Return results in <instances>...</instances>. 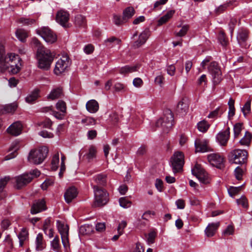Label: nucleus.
Returning <instances> with one entry per match:
<instances>
[{"label": "nucleus", "mask_w": 252, "mask_h": 252, "mask_svg": "<svg viewBox=\"0 0 252 252\" xmlns=\"http://www.w3.org/2000/svg\"><path fill=\"white\" fill-rule=\"evenodd\" d=\"M249 32L246 30H240L237 35V39L239 41H245L248 38Z\"/></svg>", "instance_id": "nucleus-40"}, {"label": "nucleus", "mask_w": 252, "mask_h": 252, "mask_svg": "<svg viewBox=\"0 0 252 252\" xmlns=\"http://www.w3.org/2000/svg\"><path fill=\"white\" fill-rule=\"evenodd\" d=\"M85 17L82 15H77L75 17L74 23L76 26L84 27L86 25Z\"/></svg>", "instance_id": "nucleus-32"}, {"label": "nucleus", "mask_w": 252, "mask_h": 252, "mask_svg": "<svg viewBox=\"0 0 252 252\" xmlns=\"http://www.w3.org/2000/svg\"><path fill=\"white\" fill-rule=\"evenodd\" d=\"M173 114L170 110H167L164 116L157 121L156 126L161 127L163 132L167 133L173 126Z\"/></svg>", "instance_id": "nucleus-6"}, {"label": "nucleus", "mask_w": 252, "mask_h": 252, "mask_svg": "<svg viewBox=\"0 0 252 252\" xmlns=\"http://www.w3.org/2000/svg\"><path fill=\"white\" fill-rule=\"evenodd\" d=\"M126 225L127 223L125 220H123L119 223L117 228V231L120 235H122L124 233V229L126 228Z\"/></svg>", "instance_id": "nucleus-58"}, {"label": "nucleus", "mask_w": 252, "mask_h": 252, "mask_svg": "<svg viewBox=\"0 0 252 252\" xmlns=\"http://www.w3.org/2000/svg\"><path fill=\"white\" fill-rule=\"evenodd\" d=\"M235 101L232 98H230L228 102L229 106V112L228 117L229 118L232 117L235 115V109L234 107Z\"/></svg>", "instance_id": "nucleus-37"}, {"label": "nucleus", "mask_w": 252, "mask_h": 252, "mask_svg": "<svg viewBox=\"0 0 252 252\" xmlns=\"http://www.w3.org/2000/svg\"><path fill=\"white\" fill-rule=\"evenodd\" d=\"M48 153V149L46 146L32 150L29 154L28 160L31 163L40 164L47 157Z\"/></svg>", "instance_id": "nucleus-3"}, {"label": "nucleus", "mask_w": 252, "mask_h": 252, "mask_svg": "<svg viewBox=\"0 0 252 252\" xmlns=\"http://www.w3.org/2000/svg\"><path fill=\"white\" fill-rule=\"evenodd\" d=\"M104 43L106 46H110L113 43L119 45L121 43V40L115 36H111L105 39Z\"/></svg>", "instance_id": "nucleus-42"}, {"label": "nucleus", "mask_w": 252, "mask_h": 252, "mask_svg": "<svg viewBox=\"0 0 252 252\" xmlns=\"http://www.w3.org/2000/svg\"><path fill=\"white\" fill-rule=\"evenodd\" d=\"M209 126L210 125L205 120L199 122L197 124L198 129L202 132H206Z\"/></svg>", "instance_id": "nucleus-44"}, {"label": "nucleus", "mask_w": 252, "mask_h": 252, "mask_svg": "<svg viewBox=\"0 0 252 252\" xmlns=\"http://www.w3.org/2000/svg\"><path fill=\"white\" fill-rule=\"evenodd\" d=\"M57 228L61 235L62 242L65 250H67L69 248V226L67 224L57 220Z\"/></svg>", "instance_id": "nucleus-9"}, {"label": "nucleus", "mask_w": 252, "mask_h": 252, "mask_svg": "<svg viewBox=\"0 0 252 252\" xmlns=\"http://www.w3.org/2000/svg\"><path fill=\"white\" fill-rule=\"evenodd\" d=\"M150 31L148 30H145L143 31L139 35L138 38L133 43L134 48H138L144 44L150 36Z\"/></svg>", "instance_id": "nucleus-18"}, {"label": "nucleus", "mask_w": 252, "mask_h": 252, "mask_svg": "<svg viewBox=\"0 0 252 252\" xmlns=\"http://www.w3.org/2000/svg\"><path fill=\"white\" fill-rule=\"evenodd\" d=\"M171 165L174 173L179 172L184 164V155L181 152L174 153L171 160Z\"/></svg>", "instance_id": "nucleus-11"}, {"label": "nucleus", "mask_w": 252, "mask_h": 252, "mask_svg": "<svg viewBox=\"0 0 252 252\" xmlns=\"http://www.w3.org/2000/svg\"><path fill=\"white\" fill-rule=\"evenodd\" d=\"M40 172L37 169H34L29 173H24L15 178L16 188L20 189L30 183L34 178L39 176Z\"/></svg>", "instance_id": "nucleus-5"}, {"label": "nucleus", "mask_w": 252, "mask_h": 252, "mask_svg": "<svg viewBox=\"0 0 252 252\" xmlns=\"http://www.w3.org/2000/svg\"><path fill=\"white\" fill-rule=\"evenodd\" d=\"M219 225V223H212L209 224L205 230L206 236L208 237L214 236Z\"/></svg>", "instance_id": "nucleus-24"}, {"label": "nucleus", "mask_w": 252, "mask_h": 252, "mask_svg": "<svg viewBox=\"0 0 252 252\" xmlns=\"http://www.w3.org/2000/svg\"><path fill=\"white\" fill-rule=\"evenodd\" d=\"M216 138L220 146H226L230 138V128L228 127L224 131L220 132Z\"/></svg>", "instance_id": "nucleus-15"}, {"label": "nucleus", "mask_w": 252, "mask_h": 252, "mask_svg": "<svg viewBox=\"0 0 252 252\" xmlns=\"http://www.w3.org/2000/svg\"><path fill=\"white\" fill-rule=\"evenodd\" d=\"M248 152L246 150L237 149L229 153L228 158L232 163L242 164L246 162Z\"/></svg>", "instance_id": "nucleus-8"}, {"label": "nucleus", "mask_w": 252, "mask_h": 252, "mask_svg": "<svg viewBox=\"0 0 252 252\" xmlns=\"http://www.w3.org/2000/svg\"><path fill=\"white\" fill-rule=\"evenodd\" d=\"M126 19H124L123 17H121V16L117 15H113V23L117 25L120 26L122 25Z\"/></svg>", "instance_id": "nucleus-53"}, {"label": "nucleus", "mask_w": 252, "mask_h": 252, "mask_svg": "<svg viewBox=\"0 0 252 252\" xmlns=\"http://www.w3.org/2000/svg\"><path fill=\"white\" fill-rule=\"evenodd\" d=\"M139 68V66L137 64L132 66L126 65L120 68L119 73L121 74L126 75L128 73L137 71Z\"/></svg>", "instance_id": "nucleus-25"}, {"label": "nucleus", "mask_w": 252, "mask_h": 252, "mask_svg": "<svg viewBox=\"0 0 252 252\" xmlns=\"http://www.w3.org/2000/svg\"><path fill=\"white\" fill-rule=\"evenodd\" d=\"M242 187V186H239L238 187H230L228 189L229 195L231 196L235 195L241 190Z\"/></svg>", "instance_id": "nucleus-55"}, {"label": "nucleus", "mask_w": 252, "mask_h": 252, "mask_svg": "<svg viewBox=\"0 0 252 252\" xmlns=\"http://www.w3.org/2000/svg\"><path fill=\"white\" fill-rule=\"evenodd\" d=\"M22 125L20 122H16L12 124L7 129L8 133L14 136L19 135L22 130Z\"/></svg>", "instance_id": "nucleus-21"}, {"label": "nucleus", "mask_w": 252, "mask_h": 252, "mask_svg": "<svg viewBox=\"0 0 252 252\" xmlns=\"http://www.w3.org/2000/svg\"><path fill=\"white\" fill-rule=\"evenodd\" d=\"M18 149V143H12L11 147L10 148V151H12L11 155H7L5 157V160H9L11 158H14L16 156L15 152Z\"/></svg>", "instance_id": "nucleus-46"}, {"label": "nucleus", "mask_w": 252, "mask_h": 252, "mask_svg": "<svg viewBox=\"0 0 252 252\" xmlns=\"http://www.w3.org/2000/svg\"><path fill=\"white\" fill-rule=\"evenodd\" d=\"M59 163V153L56 154L52 158L51 161V169L52 170L55 171L58 168V164Z\"/></svg>", "instance_id": "nucleus-43"}, {"label": "nucleus", "mask_w": 252, "mask_h": 252, "mask_svg": "<svg viewBox=\"0 0 252 252\" xmlns=\"http://www.w3.org/2000/svg\"><path fill=\"white\" fill-rule=\"evenodd\" d=\"M106 175L103 174H97L93 177L95 185L104 186L106 184Z\"/></svg>", "instance_id": "nucleus-27"}, {"label": "nucleus", "mask_w": 252, "mask_h": 252, "mask_svg": "<svg viewBox=\"0 0 252 252\" xmlns=\"http://www.w3.org/2000/svg\"><path fill=\"white\" fill-rule=\"evenodd\" d=\"M0 65H3L5 68L10 69L13 74L18 73L22 67V60L19 56L15 53H9L6 55L2 56Z\"/></svg>", "instance_id": "nucleus-1"}, {"label": "nucleus", "mask_w": 252, "mask_h": 252, "mask_svg": "<svg viewBox=\"0 0 252 252\" xmlns=\"http://www.w3.org/2000/svg\"><path fill=\"white\" fill-rule=\"evenodd\" d=\"M96 153V147L94 145L90 146L88 150V153L86 155L87 158L89 160L92 159L95 157Z\"/></svg>", "instance_id": "nucleus-36"}, {"label": "nucleus", "mask_w": 252, "mask_h": 252, "mask_svg": "<svg viewBox=\"0 0 252 252\" xmlns=\"http://www.w3.org/2000/svg\"><path fill=\"white\" fill-rule=\"evenodd\" d=\"M56 108L60 110V112L66 113V106L65 103L62 101L59 100L56 104Z\"/></svg>", "instance_id": "nucleus-50"}, {"label": "nucleus", "mask_w": 252, "mask_h": 252, "mask_svg": "<svg viewBox=\"0 0 252 252\" xmlns=\"http://www.w3.org/2000/svg\"><path fill=\"white\" fill-rule=\"evenodd\" d=\"M81 123L86 126H94L96 124V120L91 117H87L81 120Z\"/></svg>", "instance_id": "nucleus-41"}, {"label": "nucleus", "mask_w": 252, "mask_h": 252, "mask_svg": "<svg viewBox=\"0 0 252 252\" xmlns=\"http://www.w3.org/2000/svg\"><path fill=\"white\" fill-rule=\"evenodd\" d=\"M218 39L219 42L223 46H226L227 44V40L225 38L224 33L222 32H220L219 34Z\"/></svg>", "instance_id": "nucleus-54"}, {"label": "nucleus", "mask_w": 252, "mask_h": 252, "mask_svg": "<svg viewBox=\"0 0 252 252\" xmlns=\"http://www.w3.org/2000/svg\"><path fill=\"white\" fill-rule=\"evenodd\" d=\"M36 33L48 43H53L56 41L57 39L56 34L48 27H43L36 30Z\"/></svg>", "instance_id": "nucleus-12"}, {"label": "nucleus", "mask_w": 252, "mask_h": 252, "mask_svg": "<svg viewBox=\"0 0 252 252\" xmlns=\"http://www.w3.org/2000/svg\"><path fill=\"white\" fill-rule=\"evenodd\" d=\"M63 94L62 89L57 88L53 89L48 95V98L51 100H54L61 97Z\"/></svg>", "instance_id": "nucleus-29"}, {"label": "nucleus", "mask_w": 252, "mask_h": 252, "mask_svg": "<svg viewBox=\"0 0 252 252\" xmlns=\"http://www.w3.org/2000/svg\"><path fill=\"white\" fill-rule=\"evenodd\" d=\"M252 135L249 131H246L245 136L240 140L239 143L243 146H249L251 143Z\"/></svg>", "instance_id": "nucleus-33"}, {"label": "nucleus", "mask_w": 252, "mask_h": 252, "mask_svg": "<svg viewBox=\"0 0 252 252\" xmlns=\"http://www.w3.org/2000/svg\"><path fill=\"white\" fill-rule=\"evenodd\" d=\"M192 173L201 183L205 184L209 183L208 174L200 165L196 164L194 167L192 169Z\"/></svg>", "instance_id": "nucleus-13"}, {"label": "nucleus", "mask_w": 252, "mask_h": 252, "mask_svg": "<svg viewBox=\"0 0 252 252\" xmlns=\"http://www.w3.org/2000/svg\"><path fill=\"white\" fill-rule=\"evenodd\" d=\"M237 202L245 208H247L248 207V200L245 196H242L240 199H237Z\"/></svg>", "instance_id": "nucleus-57"}, {"label": "nucleus", "mask_w": 252, "mask_h": 252, "mask_svg": "<svg viewBox=\"0 0 252 252\" xmlns=\"http://www.w3.org/2000/svg\"><path fill=\"white\" fill-rule=\"evenodd\" d=\"M91 186L94 189V206L101 207L106 205L109 201V195L106 190L97 185H93V183Z\"/></svg>", "instance_id": "nucleus-4"}, {"label": "nucleus", "mask_w": 252, "mask_h": 252, "mask_svg": "<svg viewBox=\"0 0 252 252\" xmlns=\"http://www.w3.org/2000/svg\"><path fill=\"white\" fill-rule=\"evenodd\" d=\"M52 125V122L48 118L45 119L43 121L39 124V126L44 127L50 128Z\"/></svg>", "instance_id": "nucleus-59"}, {"label": "nucleus", "mask_w": 252, "mask_h": 252, "mask_svg": "<svg viewBox=\"0 0 252 252\" xmlns=\"http://www.w3.org/2000/svg\"><path fill=\"white\" fill-rule=\"evenodd\" d=\"M243 171L239 167H237L234 170V175L238 180H240L242 178Z\"/></svg>", "instance_id": "nucleus-60"}, {"label": "nucleus", "mask_w": 252, "mask_h": 252, "mask_svg": "<svg viewBox=\"0 0 252 252\" xmlns=\"http://www.w3.org/2000/svg\"><path fill=\"white\" fill-rule=\"evenodd\" d=\"M86 109L90 113H96L99 109L98 103L94 99L88 101L86 105Z\"/></svg>", "instance_id": "nucleus-22"}, {"label": "nucleus", "mask_w": 252, "mask_h": 252, "mask_svg": "<svg viewBox=\"0 0 252 252\" xmlns=\"http://www.w3.org/2000/svg\"><path fill=\"white\" fill-rule=\"evenodd\" d=\"M208 161L213 166L218 168L224 167V159L223 157L219 154H211L207 156Z\"/></svg>", "instance_id": "nucleus-14"}, {"label": "nucleus", "mask_w": 252, "mask_h": 252, "mask_svg": "<svg viewBox=\"0 0 252 252\" xmlns=\"http://www.w3.org/2000/svg\"><path fill=\"white\" fill-rule=\"evenodd\" d=\"M64 113L63 112H58L55 110L52 111L51 114L53 115L56 118L59 119V120H62L64 118V117L65 116Z\"/></svg>", "instance_id": "nucleus-62"}, {"label": "nucleus", "mask_w": 252, "mask_h": 252, "mask_svg": "<svg viewBox=\"0 0 252 252\" xmlns=\"http://www.w3.org/2000/svg\"><path fill=\"white\" fill-rule=\"evenodd\" d=\"M19 240V246L23 247L25 242L29 240V233L26 228H22L21 231L18 235Z\"/></svg>", "instance_id": "nucleus-26"}, {"label": "nucleus", "mask_w": 252, "mask_h": 252, "mask_svg": "<svg viewBox=\"0 0 252 252\" xmlns=\"http://www.w3.org/2000/svg\"><path fill=\"white\" fill-rule=\"evenodd\" d=\"M229 5H230L229 3H224L223 4L220 5V6H219L215 9V12L216 14L217 15H218L220 14V13L223 12L227 8V7L229 6Z\"/></svg>", "instance_id": "nucleus-52"}, {"label": "nucleus", "mask_w": 252, "mask_h": 252, "mask_svg": "<svg viewBox=\"0 0 252 252\" xmlns=\"http://www.w3.org/2000/svg\"><path fill=\"white\" fill-rule=\"evenodd\" d=\"M9 180V177H5L0 180V192L2 191L3 188Z\"/></svg>", "instance_id": "nucleus-61"}, {"label": "nucleus", "mask_w": 252, "mask_h": 252, "mask_svg": "<svg viewBox=\"0 0 252 252\" xmlns=\"http://www.w3.org/2000/svg\"><path fill=\"white\" fill-rule=\"evenodd\" d=\"M251 99L249 98L246 103L245 104L244 106L242 108V111L243 113V114L245 116H246L247 115L250 114L251 109Z\"/></svg>", "instance_id": "nucleus-45"}, {"label": "nucleus", "mask_w": 252, "mask_h": 252, "mask_svg": "<svg viewBox=\"0 0 252 252\" xmlns=\"http://www.w3.org/2000/svg\"><path fill=\"white\" fill-rule=\"evenodd\" d=\"M17 108V105L15 103L7 104L3 107L2 113H13Z\"/></svg>", "instance_id": "nucleus-39"}, {"label": "nucleus", "mask_w": 252, "mask_h": 252, "mask_svg": "<svg viewBox=\"0 0 252 252\" xmlns=\"http://www.w3.org/2000/svg\"><path fill=\"white\" fill-rule=\"evenodd\" d=\"M189 29V25H185L182 27L181 29L179 32H175L174 34L176 36L182 37L185 36Z\"/></svg>", "instance_id": "nucleus-47"}, {"label": "nucleus", "mask_w": 252, "mask_h": 252, "mask_svg": "<svg viewBox=\"0 0 252 252\" xmlns=\"http://www.w3.org/2000/svg\"><path fill=\"white\" fill-rule=\"evenodd\" d=\"M38 90H34L26 97V102L30 103L33 102L38 97Z\"/></svg>", "instance_id": "nucleus-35"}, {"label": "nucleus", "mask_w": 252, "mask_h": 252, "mask_svg": "<svg viewBox=\"0 0 252 252\" xmlns=\"http://www.w3.org/2000/svg\"><path fill=\"white\" fill-rule=\"evenodd\" d=\"M242 129V124L241 123L236 124L233 128L234 137H237L240 134Z\"/></svg>", "instance_id": "nucleus-56"}, {"label": "nucleus", "mask_w": 252, "mask_h": 252, "mask_svg": "<svg viewBox=\"0 0 252 252\" xmlns=\"http://www.w3.org/2000/svg\"><path fill=\"white\" fill-rule=\"evenodd\" d=\"M17 37L22 42L26 41V39L28 36V32L23 29H18L16 32Z\"/></svg>", "instance_id": "nucleus-34"}, {"label": "nucleus", "mask_w": 252, "mask_h": 252, "mask_svg": "<svg viewBox=\"0 0 252 252\" xmlns=\"http://www.w3.org/2000/svg\"><path fill=\"white\" fill-rule=\"evenodd\" d=\"M135 10L132 7L126 8L123 12V19H129L134 14Z\"/></svg>", "instance_id": "nucleus-38"}, {"label": "nucleus", "mask_w": 252, "mask_h": 252, "mask_svg": "<svg viewBox=\"0 0 252 252\" xmlns=\"http://www.w3.org/2000/svg\"><path fill=\"white\" fill-rule=\"evenodd\" d=\"M77 189L74 187H69L64 194V199L67 203H70L77 195Z\"/></svg>", "instance_id": "nucleus-19"}, {"label": "nucleus", "mask_w": 252, "mask_h": 252, "mask_svg": "<svg viewBox=\"0 0 252 252\" xmlns=\"http://www.w3.org/2000/svg\"><path fill=\"white\" fill-rule=\"evenodd\" d=\"M18 22L24 25L29 26L34 24L35 22V20L33 19L22 17L18 20Z\"/></svg>", "instance_id": "nucleus-49"}, {"label": "nucleus", "mask_w": 252, "mask_h": 252, "mask_svg": "<svg viewBox=\"0 0 252 252\" xmlns=\"http://www.w3.org/2000/svg\"><path fill=\"white\" fill-rule=\"evenodd\" d=\"M55 54L45 48L39 47L37 49L36 58L38 61V67L42 69L48 70L54 60Z\"/></svg>", "instance_id": "nucleus-2"}, {"label": "nucleus", "mask_w": 252, "mask_h": 252, "mask_svg": "<svg viewBox=\"0 0 252 252\" xmlns=\"http://www.w3.org/2000/svg\"><path fill=\"white\" fill-rule=\"evenodd\" d=\"M157 237V233L155 231L153 230L149 232L148 235L147 242L149 245L155 243V239Z\"/></svg>", "instance_id": "nucleus-51"}, {"label": "nucleus", "mask_w": 252, "mask_h": 252, "mask_svg": "<svg viewBox=\"0 0 252 252\" xmlns=\"http://www.w3.org/2000/svg\"><path fill=\"white\" fill-rule=\"evenodd\" d=\"M35 249L37 251H42L46 247V243L43 239V235L41 233L37 234L35 239Z\"/></svg>", "instance_id": "nucleus-23"}, {"label": "nucleus", "mask_w": 252, "mask_h": 252, "mask_svg": "<svg viewBox=\"0 0 252 252\" xmlns=\"http://www.w3.org/2000/svg\"><path fill=\"white\" fill-rule=\"evenodd\" d=\"M208 71L212 75L214 84H218L221 81V71L219 64L216 62H211L208 67Z\"/></svg>", "instance_id": "nucleus-10"}, {"label": "nucleus", "mask_w": 252, "mask_h": 252, "mask_svg": "<svg viewBox=\"0 0 252 252\" xmlns=\"http://www.w3.org/2000/svg\"><path fill=\"white\" fill-rule=\"evenodd\" d=\"M119 203L121 207L127 208L131 206V202L129 201L126 197H121L119 199Z\"/></svg>", "instance_id": "nucleus-48"}, {"label": "nucleus", "mask_w": 252, "mask_h": 252, "mask_svg": "<svg viewBox=\"0 0 252 252\" xmlns=\"http://www.w3.org/2000/svg\"><path fill=\"white\" fill-rule=\"evenodd\" d=\"M71 64V61L69 56L67 54L63 55L56 63L54 73L57 75H61L68 70Z\"/></svg>", "instance_id": "nucleus-7"}, {"label": "nucleus", "mask_w": 252, "mask_h": 252, "mask_svg": "<svg viewBox=\"0 0 252 252\" xmlns=\"http://www.w3.org/2000/svg\"><path fill=\"white\" fill-rule=\"evenodd\" d=\"M195 147L196 152L204 153L209 151L207 141L205 140L197 139L195 141Z\"/></svg>", "instance_id": "nucleus-20"}, {"label": "nucleus", "mask_w": 252, "mask_h": 252, "mask_svg": "<svg viewBox=\"0 0 252 252\" xmlns=\"http://www.w3.org/2000/svg\"><path fill=\"white\" fill-rule=\"evenodd\" d=\"M56 21L64 27H68L69 14L65 11L61 10L56 14Z\"/></svg>", "instance_id": "nucleus-16"}, {"label": "nucleus", "mask_w": 252, "mask_h": 252, "mask_svg": "<svg viewBox=\"0 0 252 252\" xmlns=\"http://www.w3.org/2000/svg\"><path fill=\"white\" fill-rule=\"evenodd\" d=\"M51 246L52 249L55 252H62L61 246L58 236H56L51 242Z\"/></svg>", "instance_id": "nucleus-30"}, {"label": "nucleus", "mask_w": 252, "mask_h": 252, "mask_svg": "<svg viewBox=\"0 0 252 252\" xmlns=\"http://www.w3.org/2000/svg\"><path fill=\"white\" fill-rule=\"evenodd\" d=\"M46 209L45 202L44 200H38L35 201L32 205L31 209V213L32 214H35L41 212Z\"/></svg>", "instance_id": "nucleus-17"}, {"label": "nucleus", "mask_w": 252, "mask_h": 252, "mask_svg": "<svg viewBox=\"0 0 252 252\" xmlns=\"http://www.w3.org/2000/svg\"><path fill=\"white\" fill-rule=\"evenodd\" d=\"M189 109V103L187 98H183L177 105V110L180 113H186Z\"/></svg>", "instance_id": "nucleus-28"}, {"label": "nucleus", "mask_w": 252, "mask_h": 252, "mask_svg": "<svg viewBox=\"0 0 252 252\" xmlns=\"http://www.w3.org/2000/svg\"><path fill=\"white\" fill-rule=\"evenodd\" d=\"M97 135V131L95 130L92 129L88 131L87 133V137L89 139H94Z\"/></svg>", "instance_id": "nucleus-64"}, {"label": "nucleus", "mask_w": 252, "mask_h": 252, "mask_svg": "<svg viewBox=\"0 0 252 252\" xmlns=\"http://www.w3.org/2000/svg\"><path fill=\"white\" fill-rule=\"evenodd\" d=\"M175 13L174 10H170L167 12V13L161 17L158 21V25L161 26L162 24L167 22L174 15Z\"/></svg>", "instance_id": "nucleus-31"}, {"label": "nucleus", "mask_w": 252, "mask_h": 252, "mask_svg": "<svg viewBox=\"0 0 252 252\" xmlns=\"http://www.w3.org/2000/svg\"><path fill=\"white\" fill-rule=\"evenodd\" d=\"M234 232V227L232 225H228L223 232L224 235H232Z\"/></svg>", "instance_id": "nucleus-63"}]
</instances>
